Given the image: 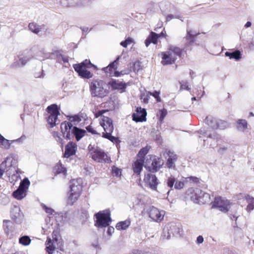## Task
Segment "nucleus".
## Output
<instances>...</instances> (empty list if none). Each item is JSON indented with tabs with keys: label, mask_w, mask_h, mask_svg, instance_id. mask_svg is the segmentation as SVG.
I'll return each mask as SVG.
<instances>
[{
	"label": "nucleus",
	"mask_w": 254,
	"mask_h": 254,
	"mask_svg": "<svg viewBox=\"0 0 254 254\" xmlns=\"http://www.w3.org/2000/svg\"><path fill=\"white\" fill-rule=\"evenodd\" d=\"M0 146L1 147L8 149L10 147V143L9 140L5 139L2 135L0 134Z\"/></svg>",
	"instance_id": "nucleus-37"
},
{
	"label": "nucleus",
	"mask_w": 254,
	"mask_h": 254,
	"mask_svg": "<svg viewBox=\"0 0 254 254\" xmlns=\"http://www.w3.org/2000/svg\"><path fill=\"white\" fill-rule=\"evenodd\" d=\"M40 54L42 55L41 56H39L37 59L40 61H43L45 59H56L59 62L61 61V57L62 54L59 51L54 50L51 53H45L44 50L40 52Z\"/></svg>",
	"instance_id": "nucleus-9"
},
{
	"label": "nucleus",
	"mask_w": 254,
	"mask_h": 254,
	"mask_svg": "<svg viewBox=\"0 0 254 254\" xmlns=\"http://www.w3.org/2000/svg\"><path fill=\"white\" fill-rule=\"evenodd\" d=\"M29 59L27 57H23L19 59L18 64L19 65H24L28 61Z\"/></svg>",
	"instance_id": "nucleus-55"
},
{
	"label": "nucleus",
	"mask_w": 254,
	"mask_h": 254,
	"mask_svg": "<svg viewBox=\"0 0 254 254\" xmlns=\"http://www.w3.org/2000/svg\"><path fill=\"white\" fill-rule=\"evenodd\" d=\"M186 183H190V184L193 183V184H197L199 183V179L196 177H193L190 176L187 178H186Z\"/></svg>",
	"instance_id": "nucleus-49"
},
{
	"label": "nucleus",
	"mask_w": 254,
	"mask_h": 254,
	"mask_svg": "<svg viewBox=\"0 0 254 254\" xmlns=\"http://www.w3.org/2000/svg\"><path fill=\"white\" fill-rule=\"evenodd\" d=\"M124 73H123V71H121L120 72L118 71H116L114 73V75L116 77H119L121 75H123Z\"/></svg>",
	"instance_id": "nucleus-64"
},
{
	"label": "nucleus",
	"mask_w": 254,
	"mask_h": 254,
	"mask_svg": "<svg viewBox=\"0 0 254 254\" xmlns=\"http://www.w3.org/2000/svg\"><path fill=\"white\" fill-rule=\"evenodd\" d=\"M164 164L163 160L156 156L153 157L150 166L148 167L149 171L155 173L157 172L163 166Z\"/></svg>",
	"instance_id": "nucleus-13"
},
{
	"label": "nucleus",
	"mask_w": 254,
	"mask_h": 254,
	"mask_svg": "<svg viewBox=\"0 0 254 254\" xmlns=\"http://www.w3.org/2000/svg\"><path fill=\"white\" fill-rule=\"evenodd\" d=\"M163 232L165 234L167 232V238L170 239L171 236H180L182 234V230L179 225L175 224H168L165 226Z\"/></svg>",
	"instance_id": "nucleus-6"
},
{
	"label": "nucleus",
	"mask_w": 254,
	"mask_h": 254,
	"mask_svg": "<svg viewBox=\"0 0 254 254\" xmlns=\"http://www.w3.org/2000/svg\"><path fill=\"white\" fill-rule=\"evenodd\" d=\"M199 34V31L196 30H193L189 28H187L186 40L189 41V44L191 45L194 42V37Z\"/></svg>",
	"instance_id": "nucleus-22"
},
{
	"label": "nucleus",
	"mask_w": 254,
	"mask_h": 254,
	"mask_svg": "<svg viewBox=\"0 0 254 254\" xmlns=\"http://www.w3.org/2000/svg\"><path fill=\"white\" fill-rule=\"evenodd\" d=\"M111 134L112 133H104V132H103V137L108 139L113 143H119L120 141L119 138L118 137L112 136Z\"/></svg>",
	"instance_id": "nucleus-39"
},
{
	"label": "nucleus",
	"mask_w": 254,
	"mask_h": 254,
	"mask_svg": "<svg viewBox=\"0 0 254 254\" xmlns=\"http://www.w3.org/2000/svg\"><path fill=\"white\" fill-rule=\"evenodd\" d=\"M146 115L147 113L145 109L137 107L136 112L132 115V120L136 123L145 121Z\"/></svg>",
	"instance_id": "nucleus-12"
},
{
	"label": "nucleus",
	"mask_w": 254,
	"mask_h": 254,
	"mask_svg": "<svg viewBox=\"0 0 254 254\" xmlns=\"http://www.w3.org/2000/svg\"><path fill=\"white\" fill-rule=\"evenodd\" d=\"M19 242L23 246H28L31 243V239L29 236H24L19 238Z\"/></svg>",
	"instance_id": "nucleus-41"
},
{
	"label": "nucleus",
	"mask_w": 254,
	"mask_h": 254,
	"mask_svg": "<svg viewBox=\"0 0 254 254\" xmlns=\"http://www.w3.org/2000/svg\"><path fill=\"white\" fill-rule=\"evenodd\" d=\"M12 161L13 158L11 157H7L4 161L1 163V166L2 167H4L5 170L7 168L12 166Z\"/></svg>",
	"instance_id": "nucleus-40"
},
{
	"label": "nucleus",
	"mask_w": 254,
	"mask_h": 254,
	"mask_svg": "<svg viewBox=\"0 0 254 254\" xmlns=\"http://www.w3.org/2000/svg\"><path fill=\"white\" fill-rule=\"evenodd\" d=\"M47 112L50 114L47 121L53 127L56 125V122L58 120V116L59 115V111L57 105L53 104L49 106L47 108Z\"/></svg>",
	"instance_id": "nucleus-5"
},
{
	"label": "nucleus",
	"mask_w": 254,
	"mask_h": 254,
	"mask_svg": "<svg viewBox=\"0 0 254 254\" xmlns=\"http://www.w3.org/2000/svg\"><path fill=\"white\" fill-rule=\"evenodd\" d=\"M144 181L152 190H157V186L159 184V180L155 175L151 174L145 175Z\"/></svg>",
	"instance_id": "nucleus-11"
},
{
	"label": "nucleus",
	"mask_w": 254,
	"mask_h": 254,
	"mask_svg": "<svg viewBox=\"0 0 254 254\" xmlns=\"http://www.w3.org/2000/svg\"><path fill=\"white\" fill-rule=\"evenodd\" d=\"M186 183V179L183 181H176L175 182L174 188L176 190H180L183 188Z\"/></svg>",
	"instance_id": "nucleus-47"
},
{
	"label": "nucleus",
	"mask_w": 254,
	"mask_h": 254,
	"mask_svg": "<svg viewBox=\"0 0 254 254\" xmlns=\"http://www.w3.org/2000/svg\"><path fill=\"white\" fill-rule=\"evenodd\" d=\"M149 217L155 222H160L163 219L165 211L159 210L158 208L152 206L149 207L147 210Z\"/></svg>",
	"instance_id": "nucleus-7"
},
{
	"label": "nucleus",
	"mask_w": 254,
	"mask_h": 254,
	"mask_svg": "<svg viewBox=\"0 0 254 254\" xmlns=\"http://www.w3.org/2000/svg\"><path fill=\"white\" fill-rule=\"evenodd\" d=\"M203 241L204 239L203 237L200 235L197 237L196 242L197 244H200L203 243Z\"/></svg>",
	"instance_id": "nucleus-60"
},
{
	"label": "nucleus",
	"mask_w": 254,
	"mask_h": 254,
	"mask_svg": "<svg viewBox=\"0 0 254 254\" xmlns=\"http://www.w3.org/2000/svg\"><path fill=\"white\" fill-rule=\"evenodd\" d=\"M114 228L112 226H109L108 228L107 233L108 235L111 236L114 232Z\"/></svg>",
	"instance_id": "nucleus-61"
},
{
	"label": "nucleus",
	"mask_w": 254,
	"mask_h": 254,
	"mask_svg": "<svg viewBox=\"0 0 254 254\" xmlns=\"http://www.w3.org/2000/svg\"><path fill=\"white\" fill-rule=\"evenodd\" d=\"M73 68L78 75L83 78L89 79L93 76V74L90 71L79 65H73Z\"/></svg>",
	"instance_id": "nucleus-17"
},
{
	"label": "nucleus",
	"mask_w": 254,
	"mask_h": 254,
	"mask_svg": "<svg viewBox=\"0 0 254 254\" xmlns=\"http://www.w3.org/2000/svg\"><path fill=\"white\" fill-rule=\"evenodd\" d=\"M198 133L200 134V135H206L207 136V137H209V138H216V133H215V132H213V133H209L208 134L207 132H206L205 131H204V130H203V129H200L199 131H198Z\"/></svg>",
	"instance_id": "nucleus-46"
},
{
	"label": "nucleus",
	"mask_w": 254,
	"mask_h": 254,
	"mask_svg": "<svg viewBox=\"0 0 254 254\" xmlns=\"http://www.w3.org/2000/svg\"><path fill=\"white\" fill-rule=\"evenodd\" d=\"M120 58V56H118V57L116 59V60H115L114 62L110 64L108 66L103 68V70L105 72H110L112 71L113 69H117V64H118V61Z\"/></svg>",
	"instance_id": "nucleus-31"
},
{
	"label": "nucleus",
	"mask_w": 254,
	"mask_h": 254,
	"mask_svg": "<svg viewBox=\"0 0 254 254\" xmlns=\"http://www.w3.org/2000/svg\"><path fill=\"white\" fill-rule=\"evenodd\" d=\"M62 61L64 63H67L68 62V58L66 56H63L62 55V57H61V61Z\"/></svg>",
	"instance_id": "nucleus-62"
},
{
	"label": "nucleus",
	"mask_w": 254,
	"mask_h": 254,
	"mask_svg": "<svg viewBox=\"0 0 254 254\" xmlns=\"http://www.w3.org/2000/svg\"><path fill=\"white\" fill-rule=\"evenodd\" d=\"M58 239L56 238H53V239L48 237L46 245V250L48 254H52L56 248Z\"/></svg>",
	"instance_id": "nucleus-19"
},
{
	"label": "nucleus",
	"mask_w": 254,
	"mask_h": 254,
	"mask_svg": "<svg viewBox=\"0 0 254 254\" xmlns=\"http://www.w3.org/2000/svg\"><path fill=\"white\" fill-rule=\"evenodd\" d=\"M110 211L106 209L99 211L95 214L96 218V225L98 227H105L109 225L111 221Z\"/></svg>",
	"instance_id": "nucleus-3"
},
{
	"label": "nucleus",
	"mask_w": 254,
	"mask_h": 254,
	"mask_svg": "<svg viewBox=\"0 0 254 254\" xmlns=\"http://www.w3.org/2000/svg\"><path fill=\"white\" fill-rule=\"evenodd\" d=\"M42 206L43 208L46 212V213L52 215L54 212V210L53 209H52L51 208H50V207H48L45 204H42Z\"/></svg>",
	"instance_id": "nucleus-56"
},
{
	"label": "nucleus",
	"mask_w": 254,
	"mask_h": 254,
	"mask_svg": "<svg viewBox=\"0 0 254 254\" xmlns=\"http://www.w3.org/2000/svg\"><path fill=\"white\" fill-rule=\"evenodd\" d=\"M176 178L171 175L170 177H168L166 180V183L167 186L171 189V190H172L173 187L175 186Z\"/></svg>",
	"instance_id": "nucleus-38"
},
{
	"label": "nucleus",
	"mask_w": 254,
	"mask_h": 254,
	"mask_svg": "<svg viewBox=\"0 0 254 254\" xmlns=\"http://www.w3.org/2000/svg\"><path fill=\"white\" fill-rule=\"evenodd\" d=\"M91 156L93 160L98 162L109 163L110 161V158L107 154L99 148H96V150L91 152Z\"/></svg>",
	"instance_id": "nucleus-8"
},
{
	"label": "nucleus",
	"mask_w": 254,
	"mask_h": 254,
	"mask_svg": "<svg viewBox=\"0 0 254 254\" xmlns=\"http://www.w3.org/2000/svg\"><path fill=\"white\" fill-rule=\"evenodd\" d=\"M159 114H160V117H159V121L161 123H162L167 115V110L165 109H161L159 111Z\"/></svg>",
	"instance_id": "nucleus-51"
},
{
	"label": "nucleus",
	"mask_w": 254,
	"mask_h": 254,
	"mask_svg": "<svg viewBox=\"0 0 254 254\" xmlns=\"http://www.w3.org/2000/svg\"><path fill=\"white\" fill-rule=\"evenodd\" d=\"M226 57H229L230 59H235L238 61L241 59L242 55L239 50H236L233 52H226L225 53Z\"/></svg>",
	"instance_id": "nucleus-28"
},
{
	"label": "nucleus",
	"mask_w": 254,
	"mask_h": 254,
	"mask_svg": "<svg viewBox=\"0 0 254 254\" xmlns=\"http://www.w3.org/2000/svg\"><path fill=\"white\" fill-rule=\"evenodd\" d=\"M236 125L238 130L241 131H244L248 127V123L246 120H238L237 122Z\"/></svg>",
	"instance_id": "nucleus-29"
},
{
	"label": "nucleus",
	"mask_w": 254,
	"mask_h": 254,
	"mask_svg": "<svg viewBox=\"0 0 254 254\" xmlns=\"http://www.w3.org/2000/svg\"><path fill=\"white\" fill-rule=\"evenodd\" d=\"M148 94H149L150 95H151V96L154 97V98L156 99V100L158 102L161 101V98L159 97L160 93L159 92L156 91H154L153 93H152L151 92H148Z\"/></svg>",
	"instance_id": "nucleus-52"
},
{
	"label": "nucleus",
	"mask_w": 254,
	"mask_h": 254,
	"mask_svg": "<svg viewBox=\"0 0 254 254\" xmlns=\"http://www.w3.org/2000/svg\"><path fill=\"white\" fill-rule=\"evenodd\" d=\"M77 127H74L73 125H71V127L70 128V130L67 131V133L65 135V138L66 139H71L73 137V131H74V128Z\"/></svg>",
	"instance_id": "nucleus-48"
},
{
	"label": "nucleus",
	"mask_w": 254,
	"mask_h": 254,
	"mask_svg": "<svg viewBox=\"0 0 254 254\" xmlns=\"http://www.w3.org/2000/svg\"><path fill=\"white\" fill-rule=\"evenodd\" d=\"M180 89L181 90L185 89V90L190 91V88L189 87L188 83H185L184 84H181Z\"/></svg>",
	"instance_id": "nucleus-57"
},
{
	"label": "nucleus",
	"mask_w": 254,
	"mask_h": 254,
	"mask_svg": "<svg viewBox=\"0 0 254 254\" xmlns=\"http://www.w3.org/2000/svg\"><path fill=\"white\" fill-rule=\"evenodd\" d=\"M82 183L81 178L72 180L70 182V191L80 194L82 189Z\"/></svg>",
	"instance_id": "nucleus-14"
},
{
	"label": "nucleus",
	"mask_w": 254,
	"mask_h": 254,
	"mask_svg": "<svg viewBox=\"0 0 254 254\" xmlns=\"http://www.w3.org/2000/svg\"><path fill=\"white\" fill-rule=\"evenodd\" d=\"M74 129L73 137L75 136L76 140L78 141L85 135L86 131L77 127H75Z\"/></svg>",
	"instance_id": "nucleus-30"
},
{
	"label": "nucleus",
	"mask_w": 254,
	"mask_h": 254,
	"mask_svg": "<svg viewBox=\"0 0 254 254\" xmlns=\"http://www.w3.org/2000/svg\"><path fill=\"white\" fill-rule=\"evenodd\" d=\"M72 123L69 122H64L61 125V128L62 132L65 137V135L67 133V131L70 130V128L71 127Z\"/></svg>",
	"instance_id": "nucleus-33"
},
{
	"label": "nucleus",
	"mask_w": 254,
	"mask_h": 254,
	"mask_svg": "<svg viewBox=\"0 0 254 254\" xmlns=\"http://www.w3.org/2000/svg\"><path fill=\"white\" fill-rule=\"evenodd\" d=\"M12 219L17 223H20L23 219V214L19 207L14 206L11 211Z\"/></svg>",
	"instance_id": "nucleus-18"
},
{
	"label": "nucleus",
	"mask_w": 254,
	"mask_h": 254,
	"mask_svg": "<svg viewBox=\"0 0 254 254\" xmlns=\"http://www.w3.org/2000/svg\"><path fill=\"white\" fill-rule=\"evenodd\" d=\"M159 35L154 32H151L148 37L145 41V44L146 47H148L151 43L154 44L157 43V40Z\"/></svg>",
	"instance_id": "nucleus-24"
},
{
	"label": "nucleus",
	"mask_w": 254,
	"mask_h": 254,
	"mask_svg": "<svg viewBox=\"0 0 254 254\" xmlns=\"http://www.w3.org/2000/svg\"><path fill=\"white\" fill-rule=\"evenodd\" d=\"M143 158H138L132 165V169L135 174L139 175L142 170L144 163Z\"/></svg>",
	"instance_id": "nucleus-20"
},
{
	"label": "nucleus",
	"mask_w": 254,
	"mask_h": 254,
	"mask_svg": "<svg viewBox=\"0 0 254 254\" xmlns=\"http://www.w3.org/2000/svg\"><path fill=\"white\" fill-rule=\"evenodd\" d=\"M80 194L70 191L69 196H68L67 200V203L70 205L73 204V203L77 200Z\"/></svg>",
	"instance_id": "nucleus-35"
},
{
	"label": "nucleus",
	"mask_w": 254,
	"mask_h": 254,
	"mask_svg": "<svg viewBox=\"0 0 254 254\" xmlns=\"http://www.w3.org/2000/svg\"><path fill=\"white\" fill-rule=\"evenodd\" d=\"M26 195V191L23 189H20L19 187L12 193V196L17 200L23 199Z\"/></svg>",
	"instance_id": "nucleus-26"
},
{
	"label": "nucleus",
	"mask_w": 254,
	"mask_h": 254,
	"mask_svg": "<svg viewBox=\"0 0 254 254\" xmlns=\"http://www.w3.org/2000/svg\"><path fill=\"white\" fill-rule=\"evenodd\" d=\"M133 41L132 38L128 37L125 41H122L120 45L124 48H127V45L132 43Z\"/></svg>",
	"instance_id": "nucleus-50"
},
{
	"label": "nucleus",
	"mask_w": 254,
	"mask_h": 254,
	"mask_svg": "<svg viewBox=\"0 0 254 254\" xmlns=\"http://www.w3.org/2000/svg\"><path fill=\"white\" fill-rule=\"evenodd\" d=\"M101 126L103 127L104 133H112L114 130V126L112 120L106 116L102 117L100 121Z\"/></svg>",
	"instance_id": "nucleus-10"
},
{
	"label": "nucleus",
	"mask_w": 254,
	"mask_h": 254,
	"mask_svg": "<svg viewBox=\"0 0 254 254\" xmlns=\"http://www.w3.org/2000/svg\"><path fill=\"white\" fill-rule=\"evenodd\" d=\"M130 224V222L128 220H126L124 221H121L117 224L116 228L118 230H125L129 227Z\"/></svg>",
	"instance_id": "nucleus-34"
},
{
	"label": "nucleus",
	"mask_w": 254,
	"mask_h": 254,
	"mask_svg": "<svg viewBox=\"0 0 254 254\" xmlns=\"http://www.w3.org/2000/svg\"><path fill=\"white\" fill-rule=\"evenodd\" d=\"M86 130L89 132L93 134H100L98 133L92 127L91 125H89L86 127Z\"/></svg>",
	"instance_id": "nucleus-54"
},
{
	"label": "nucleus",
	"mask_w": 254,
	"mask_h": 254,
	"mask_svg": "<svg viewBox=\"0 0 254 254\" xmlns=\"http://www.w3.org/2000/svg\"><path fill=\"white\" fill-rule=\"evenodd\" d=\"M29 29L32 32L38 34L41 31V27L35 23H30L28 25Z\"/></svg>",
	"instance_id": "nucleus-36"
},
{
	"label": "nucleus",
	"mask_w": 254,
	"mask_h": 254,
	"mask_svg": "<svg viewBox=\"0 0 254 254\" xmlns=\"http://www.w3.org/2000/svg\"><path fill=\"white\" fill-rule=\"evenodd\" d=\"M3 227L7 236L9 237V238H11L13 236L12 234L13 229L11 222L9 220H4Z\"/></svg>",
	"instance_id": "nucleus-21"
},
{
	"label": "nucleus",
	"mask_w": 254,
	"mask_h": 254,
	"mask_svg": "<svg viewBox=\"0 0 254 254\" xmlns=\"http://www.w3.org/2000/svg\"><path fill=\"white\" fill-rule=\"evenodd\" d=\"M169 157L166 165L169 168H174L175 167V162L177 161V155L171 151L168 152Z\"/></svg>",
	"instance_id": "nucleus-23"
},
{
	"label": "nucleus",
	"mask_w": 254,
	"mask_h": 254,
	"mask_svg": "<svg viewBox=\"0 0 254 254\" xmlns=\"http://www.w3.org/2000/svg\"><path fill=\"white\" fill-rule=\"evenodd\" d=\"M105 83L102 80L93 79L90 84V91L93 97L103 98L106 96L108 90L104 88Z\"/></svg>",
	"instance_id": "nucleus-2"
},
{
	"label": "nucleus",
	"mask_w": 254,
	"mask_h": 254,
	"mask_svg": "<svg viewBox=\"0 0 254 254\" xmlns=\"http://www.w3.org/2000/svg\"><path fill=\"white\" fill-rule=\"evenodd\" d=\"M149 96H150V95H149V94H148V92L147 93L146 95H142L141 99H143V102L144 103H147L148 102V98L149 97Z\"/></svg>",
	"instance_id": "nucleus-59"
},
{
	"label": "nucleus",
	"mask_w": 254,
	"mask_h": 254,
	"mask_svg": "<svg viewBox=\"0 0 254 254\" xmlns=\"http://www.w3.org/2000/svg\"><path fill=\"white\" fill-rule=\"evenodd\" d=\"M195 194L197 196V200L202 203H207L210 200V195L209 193L204 192L199 189H196L194 191Z\"/></svg>",
	"instance_id": "nucleus-16"
},
{
	"label": "nucleus",
	"mask_w": 254,
	"mask_h": 254,
	"mask_svg": "<svg viewBox=\"0 0 254 254\" xmlns=\"http://www.w3.org/2000/svg\"><path fill=\"white\" fill-rule=\"evenodd\" d=\"M106 112V110H100V111H98V112H97L95 114V116L96 118H98L100 116L101 117V119L102 118V117H103V116H102V115L105 113Z\"/></svg>",
	"instance_id": "nucleus-58"
},
{
	"label": "nucleus",
	"mask_w": 254,
	"mask_h": 254,
	"mask_svg": "<svg viewBox=\"0 0 254 254\" xmlns=\"http://www.w3.org/2000/svg\"><path fill=\"white\" fill-rule=\"evenodd\" d=\"M112 173L113 175L115 176H119L121 174V170L115 166L112 167Z\"/></svg>",
	"instance_id": "nucleus-53"
},
{
	"label": "nucleus",
	"mask_w": 254,
	"mask_h": 254,
	"mask_svg": "<svg viewBox=\"0 0 254 254\" xmlns=\"http://www.w3.org/2000/svg\"><path fill=\"white\" fill-rule=\"evenodd\" d=\"M54 171L55 173L57 174L64 173L65 174L66 172V169L63 167L61 164H58L56 166H55L54 168Z\"/></svg>",
	"instance_id": "nucleus-43"
},
{
	"label": "nucleus",
	"mask_w": 254,
	"mask_h": 254,
	"mask_svg": "<svg viewBox=\"0 0 254 254\" xmlns=\"http://www.w3.org/2000/svg\"><path fill=\"white\" fill-rule=\"evenodd\" d=\"M30 184V183L28 179L25 178L20 183L19 188L20 189H23L25 190V191H27V190L28 189Z\"/></svg>",
	"instance_id": "nucleus-42"
},
{
	"label": "nucleus",
	"mask_w": 254,
	"mask_h": 254,
	"mask_svg": "<svg viewBox=\"0 0 254 254\" xmlns=\"http://www.w3.org/2000/svg\"><path fill=\"white\" fill-rule=\"evenodd\" d=\"M74 65H79L81 67H84L85 68H91L93 66L95 67V65L91 64L90 60H85L80 64H75Z\"/></svg>",
	"instance_id": "nucleus-44"
},
{
	"label": "nucleus",
	"mask_w": 254,
	"mask_h": 254,
	"mask_svg": "<svg viewBox=\"0 0 254 254\" xmlns=\"http://www.w3.org/2000/svg\"><path fill=\"white\" fill-rule=\"evenodd\" d=\"M112 87L114 89L124 90L126 88V84L119 80H113L111 83Z\"/></svg>",
	"instance_id": "nucleus-27"
},
{
	"label": "nucleus",
	"mask_w": 254,
	"mask_h": 254,
	"mask_svg": "<svg viewBox=\"0 0 254 254\" xmlns=\"http://www.w3.org/2000/svg\"><path fill=\"white\" fill-rule=\"evenodd\" d=\"M212 203L213 207L216 208L223 212H227L230 208L229 201L220 196L215 197Z\"/></svg>",
	"instance_id": "nucleus-4"
},
{
	"label": "nucleus",
	"mask_w": 254,
	"mask_h": 254,
	"mask_svg": "<svg viewBox=\"0 0 254 254\" xmlns=\"http://www.w3.org/2000/svg\"><path fill=\"white\" fill-rule=\"evenodd\" d=\"M245 198L248 203L246 208L247 211L250 212L254 209V198L250 195H247Z\"/></svg>",
	"instance_id": "nucleus-32"
},
{
	"label": "nucleus",
	"mask_w": 254,
	"mask_h": 254,
	"mask_svg": "<svg viewBox=\"0 0 254 254\" xmlns=\"http://www.w3.org/2000/svg\"><path fill=\"white\" fill-rule=\"evenodd\" d=\"M148 151L149 149L147 147L142 148L140 150L138 153V158H143L144 159V156L147 154Z\"/></svg>",
	"instance_id": "nucleus-45"
},
{
	"label": "nucleus",
	"mask_w": 254,
	"mask_h": 254,
	"mask_svg": "<svg viewBox=\"0 0 254 254\" xmlns=\"http://www.w3.org/2000/svg\"><path fill=\"white\" fill-rule=\"evenodd\" d=\"M182 50L175 46H170L168 51L162 53L163 65L171 64L175 63L176 60L181 57Z\"/></svg>",
	"instance_id": "nucleus-1"
},
{
	"label": "nucleus",
	"mask_w": 254,
	"mask_h": 254,
	"mask_svg": "<svg viewBox=\"0 0 254 254\" xmlns=\"http://www.w3.org/2000/svg\"><path fill=\"white\" fill-rule=\"evenodd\" d=\"M77 146L76 144L72 141L69 142L65 146V152L64 157L69 158L74 155L77 150Z\"/></svg>",
	"instance_id": "nucleus-15"
},
{
	"label": "nucleus",
	"mask_w": 254,
	"mask_h": 254,
	"mask_svg": "<svg viewBox=\"0 0 254 254\" xmlns=\"http://www.w3.org/2000/svg\"><path fill=\"white\" fill-rule=\"evenodd\" d=\"M205 123L210 127L216 129L219 127L216 119L211 116H207L205 120Z\"/></svg>",
	"instance_id": "nucleus-25"
},
{
	"label": "nucleus",
	"mask_w": 254,
	"mask_h": 254,
	"mask_svg": "<svg viewBox=\"0 0 254 254\" xmlns=\"http://www.w3.org/2000/svg\"><path fill=\"white\" fill-rule=\"evenodd\" d=\"M88 149L90 152V155H91V152H93L94 150H96V148H94L92 145L90 144L88 146Z\"/></svg>",
	"instance_id": "nucleus-63"
}]
</instances>
